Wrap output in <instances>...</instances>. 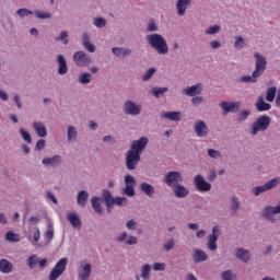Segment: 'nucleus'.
<instances>
[{
  "mask_svg": "<svg viewBox=\"0 0 280 280\" xmlns=\"http://www.w3.org/2000/svg\"><path fill=\"white\" fill-rule=\"evenodd\" d=\"M149 141L148 138L141 137L139 140H135L131 143L130 150L127 151L126 154L127 170H137V165H139V161H141V154L143 153V150L148 148Z\"/></svg>",
  "mask_w": 280,
  "mask_h": 280,
  "instance_id": "1",
  "label": "nucleus"
},
{
  "mask_svg": "<svg viewBox=\"0 0 280 280\" xmlns=\"http://www.w3.org/2000/svg\"><path fill=\"white\" fill-rule=\"evenodd\" d=\"M254 58L256 60L255 62V70L250 75H243L238 80V82H250L252 84H255L257 82V78H261L264 75V71H266V67L268 65V61L266 60V57L259 52L254 54Z\"/></svg>",
  "mask_w": 280,
  "mask_h": 280,
  "instance_id": "2",
  "label": "nucleus"
},
{
  "mask_svg": "<svg viewBox=\"0 0 280 280\" xmlns=\"http://www.w3.org/2000/svg\"><path fill=\"white\" fill-rule=\"evenodd\" d=\"M147 43L154 49L160 56H167L170 54V46L161 34L154 33L147 36Z\"/></svg>",
  "mask_w": 280,
  "mask_h": 280,
  "instance_id": "3",
  "label": "nucleus"
},
{
  "mask_svg": "<svg viewBox=\"0 0 280 280\" xmlns=\"http://www.w3.org/2000/svg\"><path fill=\"white\" fill-rule=\"evenodd\" d=\"M271 121L270 116L262 115L258 117L250 126V135L255 137L259 132H266L270 128Z\"/></svg>",
  "mask_w": 280,
  "mask_h": 280,
  "instance_id": "4",
  "label": "nucleus"
},
{
  "mask_svg": "<svg viewBox=\"0 0 280 280\" xmlns=\"http://www.w3.org/2000/svg\"><path fill=\"white\" fill-rule=\"evenodd\" d=\"M67 264H69V259L61 258L51 269L49 280H58L67 270Z\"/></svg>",
  "mask_w": 280,
  "mask_h": 280,
  "instance_id": "5",
  "label": "nucleus"
},
{
  "mask_svg": "<svg viewBox=\"0 0 280 280\" xmlns=\"http://www.w3.org/2000/svg\"><path fill=\"white\" fill-rule=\"evenodd\" d=\"M164 183L167 187H176V185L183 183V174H180V172L171 171L164 176Z\"/></svg>",
  "mask_w": 280,
  "mask_h": 280,
  "instance_id": "6",
  "label": "nucleus"
},
{
  "mask_svg": "<svg viewBox=\"0 0 280 280\" xmlns=\"http://www.w3.org/2000/svg\"><path fill=\"white\" fill-rule=\"evenodd\" d=\"M73 60L77 67H89V65L93 62L91 56L86 55V52L82 50L74 52Z\"/></svg>",
  "mask_w": 280,
  "mask_h": 280,
  "instance_id": "7",
  "label": "nucleus"
},
{
  "mask_svg": "<svg viewBox=\"0 0 280 280\" xmlns=\"http://www.w3.org/2000/svg\"><path fill=\"white\" fill-rule=\"evenodd\" d=\"M279 183H280V178H273V179L267 182L262 186H257L253 190L254 195L259 196L260 194H264V191H270V189H275V187H277V185H279Z\"/></svg>",
  "mask_w": 280,
  "mask_h": 280,
  "instance_id": "8",
  "label": "nucleus"
},
{
  "mask_svg": "<svg viewBox=\"0 0 280 280\" xmlns=\"http://www.w3.org/2000/svg\"><path fill=\"white\" fill-rule=\"evenodd\" d=\"M218 237H220V225L213 226L212 234L208 238L209 250H218Z\"/></svg>",
  "mask_w": 280,
  "mask_h": 280,
  "instance_id": "9",
  "label": "nucleus"
},
{
  "mask_svg": "<svg viewBox=\"0 0 280 280\" xmlns=\"http://www.w3.org/2000/svg\"><path fill=\"white\" fill-rule=\"evenodd\" d=\"M194 130L199 138H205L209 135V127L205 120H197L194 125Z\"/></svg>",
  "mask_w": 280,
  "mask_h": 280,
  "instance_id": "10",
  "label": "nucleus"
},
{
  "mask_svg": "<svg viewBox=\"0 0 280 280\" xmlns=\"http://www.w3.org/2000/svg\"><path fill=\"white\" fill-rule=\"evenodd\" d=\"M195 187L201 192L211 191V184L207 183L202 175L195 176Z\"/></svg>",
  "mask_w": 280,
  "mask_h": 280,
  "instance_id": "11",
  "label": "nucleus"
},
{
  "mask_svg": "<svg viewBox=\"0 0 280 280\" xmlns=\"http://www.w3.org/2000/svg\"><path fill=\"white\" fill-rule=\"evenodd\" d=\"M125 113L127 115H141V106L135 104L132 101L125 103Z\"/></svg>",
  "mask_w": 280,
  "mask_h": 280,
  "instance_id": "12",
  "label": "nucleus"
},
{
  "mask_svg": "<svg viewBox=\"0 0 280 280\" xmlns=\"http://www.w3.org/2000/svg\"><path fill=\"white\" fill-rule=\"evenodd\" d=\"M184 95H188V97H196V95H200L202 93V83H197L192 86L186 88L183 90Z\"/></svg>",
  "mask_w": 280,
  "mask_h": 280,
  "instance_id": "13",
  "label": "nucleus"
},
{
  "mask_svg": "<svg viewBox=\"0 0 280 280\" xmlns=\"http://www.w3.org/2000/svg\"><path fill=\"white\" fill-rule=\"evenodd\" d=\"M91 270H92L91 264L81 265L78 279L89 280L91 278Z\"/></svg>",
  "mask_w": 280,
  "mask_h": 280,
  "instance_id": "14",
  "label": "nucleus"
},
{
  "mask_svg": "<svg viewBox=\"0 0 280 280\" xmlns=\"http://www.w3.org/2000/svg\"><path fill=\"white\" fill-rule=\"evenodd\" d=\"M67 220L68 222H70L71 226H73V229H82V220L80 219V215L73 213V212H69L67 214Z\"/></svg>",
  "mask_w": 280,
  "mask_h": 280,
  "instance_id": "15",
  "label": "nucleus"
},
{
  "mask_svg": "<svg viewBox=\"0 0 280 280\" xmlns=\"http://www.w3.org/2000/svg\"><path fill=\"white\" fill-rule=\"evenodd\" d=\"M220 107L223 110V115H229V113H237V108H240L237 103H229V102L220 103Z\"/></svg>",
  "mask_w": 280,
  "mask_h": 280,
  "instance_id": "16",
  "label": "nucleus"
},
{
  "mask_svg": "<svg viewBox=\"0 0 280 280\" xmlns=\"http://www.w3.org/2000/svg\"><path fill=\"white\" fill-rule=\"evenodd\" d=\"M173 192L175 194L176 198H187V196H189V190L187 187L179 184L173 187Z\"/></svg>",
  "mask_w": 280,
  "mask_h": 280,
  "instance_id": "17",
  "label": "nucleus"
},
{
  "mask_svg": "<svg viewBox=\"0 0 280 280\" xmlns=\"http://www.w3.org/2000/svg\"><path fill=\"white\" fill-rule=\"evenodd\" d=\"M256 110H258V113H266V110H270V108H272V105H270L269 103H266V101H264V96H259L256 104Z\"/></svg>",
  "mask_w": 280,
  "mask_h": 280,
  "instance_id": "18",
  "label": "nucleus"
},
{
  "mask_svg": "<svg viewBox=\"0 0 280 280\" xmlns=\"http://www.w3.org/2000/svg\"><path fill=\"white\" fill-rule=\"evenodd\" d=\"M190 4H191V0H178L176 3L178 16H185V12H187V5H190Z\"/></svg>",
  "mask_w": 280,
  "mask_h": 280,
  "instance_id": "19",
  "label": "nucleus"
},
{
  "mask_svg": "<svg viewBox=\"0 0 280 280\" xmlns=\"http://www.w3.org/2000/svg\"><path fill=\"white\" fill-rule=\"evenodd\" d=\"M57 62L59 65V68H58L59 75H65L67 71H69V68L67 67V59H65V56L59 55L57 57Z\"/></svg>",
  "mask_w": 280,
  "mask_h": 280,
  "instance_id": "20",
  "label": "nucleus"
},
{
  "mask_svg": "<svg viewBox=\"0 0 280 280\" xmlns=\"http://www.w3.org/2000/svg\"><path fill=\"white\" fill-rule=\"evenodd\" d=\"M114 56H117L118 58H126V56H130L132 54V50L129 48H121V47H114L112 49Z\"/></svg>",
  "mask_w": 280,
  "mask_h": 280,
  "instance_id": "21",
  "label": "nucleus"
},
{
  "mask_svg": "<svg viewBox=\"0 0 280 280\" xmlns=\"http://www.w3.org/2000/svg\"><path fill=\"white\" fill-rule=\"evenodd\" d=\"M14 268V265L12 262L8 261L7 259L0 260V272H3L4 275H10Z\"/></svg>",
  "mask_w": 280,
  "mask_h": 280,
  "instance_id": "22",
  "label": "nucleus"
},
{
  "mask_svg": "<svg viewBox=\"0 0 280 280\" xmlns=\"http://www.w3.org/2000/svg\"><path fill=\"white\" fill-rule=\"evenodd\" d=\"M33 128L39 137H47V127L43 122H33Z\"/></svg>",
  "mask_w": 280,
  "mask_h": 280,
  "instance_id": "23",
  "label": "nucleus"
},
{
  "mask_svg": "<svg viewBox=\"0 0 280 280\" xmlns=\"http://www.w3.org/2000/svg\"><path fill=\"white\" fill-rule=\"evenodd\" d=\"M209 257L207 256V253L200 249H195V253L192 255V259L195 264H200L201 261H207Z\"/></svg>",
  "mask_w": 280,
  "mask_h": 280,
  "instance_id": "24",
  "label": "nucleus"
},
{
  "mask_svg": "<svg viewBox=\"0 0 280 280\" xmlns=\"http://www.w3.org/2000/svg\"><path fill=\"white\" fill-rule=\"evenodd\" d=\"M140 189L143 194H145V196H149V198L154 196V186L151 184L143 182L140 184Z\"/></svg>",
  "mask_w": 280,
  "mask_h": 280,
  "instance_id": "25",
  "label": "nucleus"
},
{
  "mask_svg": "<svg viewBox=\"0 0 280 280\" xmlns=\"http://www.w3.org/2000/svg\"><path fill=\"white\" fill-rule=\"evenodd\" d=\"M236 257L237 259H241V261H249L250 260V252L244 249V248H237L236 249Z\"/></svg>",
  "mask_w": 280,
  "mask_h": 280,
  "instance_id": "26",
  "label": "nucleus"
},
{
  "mask_svg": "<svg viewBox=\"0 0 280 280\" xmlns=\"http://www.w3.org/2000/svg\"><path fill=\"white\" fill-rule=\"evenodd\" d=\"M61 158L60 155H55L52 158H46L43 160L44 165H51L52 167H58L60 165Z\"/></svg>",
  "mask_w": 280,
  "mask_h": 280,
  "instance_id": "27",
  "label": "nucleus"
},
{
  "mask_svg": "<svg viewBox=\"0 0 280 280\" xmlns=\"http://www.w3.org/2000/svg\"><path fill=\"white\" fill-rule=\"evenodd\" d=\"M83 46L90 54H94L95 51V45L91 44V37L89 36V33L83 34Z\"/></svg>",
  "mask_w": 280,
  "mask_h": 280,
  "instance_id": "28",
  "label": "nucleus"
},
{
  "mask_svg": "<svg viewBox=\"0 0 280 280\" xmlns=\"http://www.w3.org/2000/svg\"><path fill=\"white\" fill-rule=\"evenodd\" d=\"M92 209H94L95 213H98V215H102V198L98 197H92Z\"/></svg>",
  "mask_w": 280,
  "mask_h": 280,
  "instance_id": "29",
  "label": "nucleus"
},
{
  "mask_svg": "<svg viewBox=\"0 0 280 280\" xmlns=\"http://www.w3.org/2000/svg\"><path fill=\"white\" fill-rule=\"evenodd\" d=\"M103 198L106 202L107 211L110 213V210L113 209V195L108 190H103Z\"/></svg>",
  "mask_w": 280,
  "mask_h": 280,
  "instance_id": "30",
  "label": "nucleus"
},
{
  "mask_svg": "<svg viewBox=\"0 0 280 280\" xmlns=\"http://www.w3.org/2000/svg\"><path fill=\"white\" fill-rule=\"evenodd\" d=\"M162 117L170 119V121H180V112H166Z\"/></svg>",
  "mask_w": 280,
  "mask_h": 280,
  "instance_id": "31",
  "label": "nucleus"
},
{
  "mask_svg": "<svg viewBox=\"0 0 280 280\" xmlns=\"http://www.w3.org/2000/svg\"><path fill=\"white\" fill-rule=\"evenodd\" d=\"M89 200V192L81 190L77 197V202L80 207H85L86 201Z\"/></svg>",
  "mask_w": 280,
  "mask_h": 280,
  "instance_id": "32",
  "label": "nucleus"
},
{
  "mask_svg": "<svg viewBox=\"0 0 280 280\" xmlns=\"http://www.w3.org/2000/svg\"><path fill=\"white\" fill-rule=\"evenodd\" d=\"M275 97H277V88L276 86L268 88L266 92V101L275 102Z\"/></svg>",
  "mask_w": 280,
  "mask_h": 280,
  "instance_id": "33",
  "label": "nucleus"
},
{
  "mask_svg": "<svg viewBox=\"0 0 280 280\" xmlns=\"http://www.w3.org/2000/svg\"><path fill=\"white\" fill-rule=\"evenodd\" d=\"M152 270V266L150 265H144L141 269V278L144 280L150 279V271Z\"/></svg>",
  "mask_w": 280,
  "mask_h": 280,
  "instance_id": "34",
  "label": "nucleus"
},
{
  "mask_svg": "<svg viewBox=\"0 0 280 280\" xmlns=\"http://www.w3.org/2000/svg\"><path fill=\"white\" fill-rule=\"evenodd\" d=\"M151 93L154 97H161V95H165V93H167V88H153Z\"/></svg>",
  "mask_w": 280,
  "mask_h": 280,
  "instance_id": "35",
  "label": "nucleus"
},
{
  "mask_svg": "<svg viewBox=\"0 0 280 280\" xmlns=\"http://www.w3.org/2000/svg\"><path fill=\"white\" fill-rule=\"evenodd\" d=\"M5 240H7V242H19L21 238H20L19 234H16L12 231H9L5 234Z\"/></svg>",
  "mask_w": 280,
  "mask_h": 280,
  "instance_id": "36",
  "label": "nucleus"
},
{
  "mask_svg": "<svg viewBox=\"0 0 280 280\" xmlns=\"http://www.w3.org/2000/svg\"><path fill=\"white\" fill-rule=\"evenodd\" d=\"M16 14L20 16V19H24V16H31V14H34V12H32V10L22 8L16 11Z\"/></svg>",
  "mask_w": 280,
  "mask_h": 280,
  "instance_id": "37",
  "label": "nucleus"
},
{
  "mask_svg": "<svg viewBox=\"0 0 280 280\" xmlns=\"http://www.w3.org/2000/svg\"><path fill=\"white\" fill-rule=\"evenodd\" d=\"M93 25L98 28L106 27V20L104 18H96L93 21Z\"/></svg>",
  "mask_w": 280,
  "mask_h": 280,
  "instance_id": "38",
  "label": "nucleus"
},
{
  "mask_svg": "<svg viewBox=\"0 0 280 280\" xmlns=\"http://www.w3.org/2000/svg\"><path fill=\"white\" fill-rule=\"evenodd\" d=\"M79 82L81 84H89L91 82V73H82V74H80Z\"/></svg>",
  "mask_w": 280,
  "mask_h": 280,
  "instance_id": "39",
  "label": "nucleus"
},
{
  "mask_svg": "<svg viewBox=\"0 0 280 280\" xmlns=\"http://www.w3.org/2000/svg\"><path fill=\"white\" fill-rule=\"evenodd\" d=\"M78 136V131L75 130L74 127L69 126L68 127V141H73L75 137Z\"/></svg>",
  "mask_w": 280,
  "mask_h": 280,
  "instance_id": "40",
  "label": "nucleus"
},
{
  "mask_svg": "<svg viewBox=\"0 0 280 280\" xmlns=\"http://www.w3.org/2000/svg\"><path fill=\"white\" fill-rule=\"evenodd\" d=\"M231 209L234 213H237V210L240 209V199L237 197H232L231 200Z\"/></svg>",
  "mask_w": 280,
  "mask_h": 280,
  "instance_id": "41",
  "label": "nucleus"
},
{
  "mask_svg": "<svg viewBox=\"0 0 280 280\" xmlns=\"http://www.w3.org/2000/svg\"><path fill=\"white\" fill-rule=\"evenodd\" d=\"M128 202L126 197H116L113 199V205H117L118 207H124Z\"/></svg>",
  "mask_w": 280,
  "mask_h": 280,
  "instance_id": "42",
  "label": "nucleus"
},
{
  "mask_svg": "<svg viewBox=\"0 0 280 280\" xmlns=\"http://www.w3.org/2000/svg\"><path fill=\"white\" fill-rule=\"evenodd\" d=\"M235 49H244V38L242 36H236L234 42Z\"/></svg>",
  "mask_w": 280,
  "mask_h": 280,
  "instance_id": "43",
  "label": "nucleus"
},
{
  "mask_svg": "<svg viewBox=\"0 0 280 280\" xmlns=\"http://www.w3.org/2000/svg\"><path fill=\"white\" fill-rule=\"evenodd\" d=\"M20 133L22 135V138L24 139V141H26V143H32V136L27 131H25V129L21 128Z\"/></svg>",
  "mask_w": 280,
  "mask_h": 280,
  "instance_id": "44",
  "label": "nucleus"
},
{
  "mask_svg": "<svg viewBox=\"0 0 280 280\" xmlns=\"http://www.w3.org/2000/svg\"><path fill=\"white\" fill-rule=\"evenodd\" d=\"M147 31L148 32H159V25H156V22H154V20H150Z\"/></svg>",
  "mask_w": 280,
  "mask_h": 280,
  "instance_id": "45",
  "label": "nucleus"
},
{
  "mask_svg": "<svg viewBox=\"0 0 280 280\" xmlns=\"http://www.w3.org/2000/svg\"><path fill=\"white\" fill-rule=\"evenodd\" d=\"M135 177L132 175H126L125 176V184L127 187H135Z\"/></svg>",
  "mask_w": 280,
  "mask_h": 280,
  "instance_id": "46",
  "label": "nucleus"
},
{
  "mask_svg": "<svg viewBox=\"0 0 280 280\" xmlns=\"http://www.w3.org/2000/svg\"><path fill=\"white\" fill-rule=\"evenodd\" d=\"M154 73H156V69L155 68H150L147 73L143 75L142 80L144 82H148V80H150L152 78V75H154Z\"/></svg>",
  "mask_w": 280,
  "mask_h": 280,
  "instance_id": "47",
  "label": "nucleus"
},
{
  "mask_svg": "<svg viewBox=\"0 0 280 280\" xmlns=\"http://www.w3.org/2000/svg\"><path fill=\"white\" fill-rule=\"evenodd\" d=\"M35 15L37 19H51V14L49 12L35 11Z\"/></svg>",
  "mask_w": 280,
  "mask_h": 280,
  "instance_id": "48",
  "label": "nucleus"
},
{
  "mask_svg": "<svg viewBox=\"0 0 280 280\" xmlns=\"http://www.w3.org/2000/svg\"><path fill=\"white\" fill-rule=\"evenodd\" d=\"M208 156H210L211 159H220V156H222V153H220V151L209 149Z\"/></svg>",
  "mask_w": 280,
  "mask_h": 280,
  "instance_id": "49",
  "label": "nucleus"
},
{
  "mask_svg": "<svg viewBox=\"0 0 280 280\" xmlns=\"http://www.w3.org/2000/svg\"><path fill=\"white\" fill-rule=\"evenodd\" d=\"M218 32H220V25H213L208 27V30L206 31V34L213 35V34H218Z\"/></svg>",
  "mask_w": 280,
  "mask_h": 280,
  "instance_id": "50",
  "label": "nucleus"
},
{
  "mask_svg": "<svg viewBox=\"0 0 280 280\" xmlns=\"http://www.w3.org/2000/svg\"><path fill=\"white\" fill-rule=\"evenodd\" d=\"M28 267L31 269L36 268V264H38V259L36 258V256H31L27 260Z\"/></svg>",
  "mask_w": 280,
  "mask_h": 280,
  "instance_id": "51",
  "label": "nucleus"
},
{
  "mask_svg": "<svg viewBox=\"0 0 280 280\" xmlns=\"http://www.w3.org/2000/svg\"><path fill=\"white\" fill-rule=\"evenodd\" d=\"M221 278L223 280H233V272L231 270L223 271Z\"/></svg>",
  "mask_w": 280,
  "mask_h": 280,
  "instance_id": "52",
  "label": "nucleus"
},
{
  "mask_svg": "<svg viewBox=\"0 0 280 280\" xmlns=\"http://www.w3.org/2000/svg\"><path fill=\"white\" fill-rule=\"evenodd\" d=\"M68 34H67V32L66 31H62L61 33H60V36L57 38V40H63V45H67V43H69V39H67L68 38Z\"/></svg>",
  "mask_w": 280,
  "mask_h": 280,
  "instance_id": "53",
  "label": "nucleus"
},
{
  "mask_svg": "<svg viewBox=\"0 0 280 280\" xmlns=\"http://www.w3.org/2000/svg\"><path fill=\"white\" fill-rule=\"evenodd\" d=\"M205 102V98L202 96H196L191 100V103L194 106H199V104H202Z\"/></svg>",
  "mask_w": 280,
  "mask_h": 280,
  "instance_id": "54",
  "label": "nucleus"
},
{
  "mask_svg": "<svg viewBox=\"0 0 280 280\" xmlns=\"http://www.w3.org/2000/svg\"><path fill=\"white\" fill-rule=\"evenodd\" d=\"M126 196H135V186H126L125 188Z\"/></svg>",
  "mask_w": 280,
  "mask_h": 280,
  "instance_id": "55",
  "label": "nucleus"
},
{
  "mask_svg": "<svg viewBox=\"0 0 280 280\" xmlns=\"http://www.w3.org/2000/svg\"><path fill=\"white\" fill-rule=\"evenodd\" d=\"M153 270H155V271H159V270L163 271V270H165V264H163V262H155L153 265Z\"/></svg>",
  "mask_w": 280,
  "mask_h": 280,
  "instance_id": "56",
  "label": "nucleus"
},
{
  "mask_svg": "<svg viewBox=\"0 0 280 280\" xmlns=\"http://www.w3.org/2000/svg\"><path fill=\"white\" fill-rule=\"evenodd\" d=\"M46 194H47L48 200H51V202H54V205H58V199H56V196L54 195V192L48 190Z\"/></svg>",
  "mask_w": 280,
  "mask_h": 280,
  "instance_id": "57",
  "label": "nucleus"
},
{
  "mask_svg": "<svg viewBox=\"0 0 280 280\" xmlns=\"http://www.w3.org/2000/svg\"><path fill=\"white\" fill-rule=\"evenodd\" d=\"M33 240H34V242H38V240H40V229L34 228Z\"/></svg>",
  "mask_w": 280,
  "mask_h": 280,
  "instance_id": "58",
  "label": "nucleus"
},
{
  "mask_svg": "<svg viewBox=\"0 0 280 280\" xmlns=\"http://www.w3.org/2000/svg\"><path fill=\"white\" fill-rule=\"evenodd\" d=\"M172 248H174V240L167 241L164 245V249L166 250H172Z\"/></svg>",
  "mask_w": 280,
  "mask_h": 280,
  "instance_id": "59",
  "label": "nucleus"
},
{
  "mask_svg": "<svg viewBox=\"0 0 280 280\" xmlns=\"http://www.w3.org/2000/svg\"><path fill=\"white\" fill-rule=\"evenodd\" d=\"M45 148V140L40 139L36 142L35 149L36 150H43Z\"/></svg>",
  "mask_w": 280,
  "mask_h": 280,
  "instance_id": "60",
  "label": "nucleus"
},
{
  "mask_svg": "<svg viewBox=\"0 0 280 280\" xmlns=\"http://www.w3.org/2000/svg\"><path fill=\"white\" fill-rule=\"evenodd\" d=\"M126 244H128L129 246H132V245H135V244H137V237H135V236H129L128 238H127V241H126Z\"/></svg>",
  "mask_w": 280,
  "mask_h": 280,
  "instance_id": "61",
  "label": "nucleus"
},
{
  "mask_svg": "<svg viewBox=\"0 0 280 280\" xmlns=\"http://www.w3.org/2000/svg\"><path fill=\"white\" fill-rule=\"evenodd\" d=\"M45 237H46V240H49V241L54 240V230H51V229L47 230L45 233Z\"/></svg>",
  "mask_w": 280,
  "mask_h": 280,
  "instance_id": "62",
  "label": "nucleus"
},
{
  "mask_svg": "<svg viewBox=\"0 0 280 280\" xmlns=\"http://www.w3.org/2000/svg\"><path fill=\"white\" fill-rule=\"evenodd\" d=\"M210 46H211L212 49H220L222 44H220V42H218V40H213V42L210 43Z\"/></svg>",
  "mask_w": 280,
  "mask_h": 280,
  "instance_id": "63",
  "label": "nucleus"
},
{
  "mask_svg": "<svg viewBox=\"0 0 280 280\" xmlns=\"http://www.w3.org/2000/svg\"><path fill=\"white\" fill-rule=\"evenodd\" d=\"M135 226H137V222H135V220H129L127 222V229H132L135 230Z\"/></svg>",
  "mask_w": 280,
  "mask_h": 280,
  "instance_id": "64",
  "label": "nucleus"
}]
</instances>
